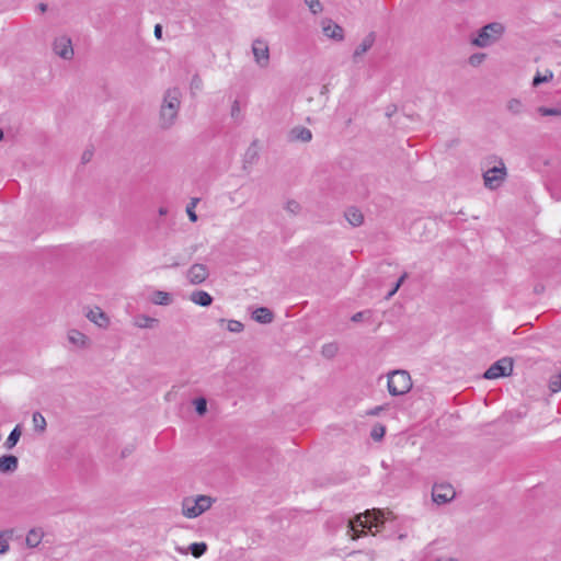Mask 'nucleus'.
Listing matches in <instances>:
<instances>
[{"mask_svg":"<svg viewBox=\"0 0 561 561\" xmlns=\"http://www.w3.org/2000/svg\"><path fill=\"white\" fill-rule=\"evenodd\" d=\"M392 516V512H387V514L379 510H367L366 512L356 515L353 519L348 522V530L347 534L352 537V539H358L362 536L366 535L365 528L371 530L373 527L379 528L383 525L385 520Z\"/></svg>","mask_w":561,"mask_h":561,"instance_id":"nucleus-1","label":"nucleus"},{"mask_svg":"<svg viewBox=\"0 0 561 561\" xmlns=\"http://www.w3.org/2000/svg\"><path fill=\"white\" fill-rule=\"evenodd\" d=\"M181 95L178 88L165 91L160 107V126L162 128L168 129L175 123L181 106Z\"/></svg>","mask_w":561,"mask_h":561,"instance_id":"nucleus-2","label":"nucleus"},{"mask_svg":"<svg viewBox=\"0 0 561 561\" xmlns=\"http://www.w3.org/2000/svg\"><path fill=\"white\" fill-rule=\"evenodd\" d=\"M504 33V26L502 23L492 22L478 31L476 37L471 39V44L477 47H488L500 39Z\"/></svg>","mask_w":561,"mask_h":561,"instance_id":"nucleus-3","label":"nucleus"},{"mask_svg":"<svg viewBox=\"0 0 561 561\" xmlns=\"http://www.w3.org/2000/svg\"><path fill=\"white\" fill-rule=\"evenodd\" d=\"M213 499L207 495L184 497L182 501V514L187 518H195L210 508Z\"/></svg>","mask_w":561,"mask_h":561,"instance_id":"nucleus-4","label":"nucleus"},{"mask_svg":"<svg viewBox=\"0 0 561 561\" xmlns=\"http://www.w3.org/2000/svg\"><path fill=\"white\" fill-rule=\"evenodd\" d=\"M412 388V380L408 371L393 370L388 375V391L391 396H402Z\"/></svg>","mask_w":561,"mask_h":561,"instance_id":"nucleus-5","label":"nucleus"},{"mask_svg":"<svg viewBox=\"0 0 561 561\" xmlns=\"http://www.w3.org/2000/svg\"><path fill=\"white\" fill-rule=\"evenodd\" d=\"M505 178L506 168L502 160L499 161V165H494L483 172L484 185L490 190H496L500 187Z\"/></svg>","mask_w":561,"mask_h":561,"instance_id":"nucleus-6","label":"nucleus"},{"mask_svg":"<svg viewBox=\"0 0 561 561\" xmlns=\"http://www.w3.org/2000/svg\"><path fill=\"white\" fill-rule=\"evenodd\" d=\"M513 373V359L503 357L492 364L483 374L485 379H496L510 376Z\"/></svg>","mask_w":561,"mask_h":561,"instance_id":"nucleus-7","label":"nucleus"},{"mask_svg":"<svg viewBox=\"0 0 561 561\" xmlns=\"http://www.w3.org/2000/svg\"><path fill=\"white\" fill-rule=\"evenodd\" d=\"M252 54L260 68H266L270 65V48L264 39L256 38L253 41Z\"/></svg>","mask_w":561,"mask_h":561,"instance_id":"nucleus-8","label":"nucleus"},{"mask_svg":"<svg viewBox=\"0 0 561 561\" xmlns=\"http://www.w3.org/2000/svg\"><path fill=\"white\" fill-rule=\"evenodd\" d=\"M456 495L454 488L447 483L434 484L432 491L433 501L437 504H446Z\"/></svg>","mask_w":561,"mask_h":561,"instance_id":"nucleus-9","label":"nucleus"},{"mask_svg":"<svg viewBox=\"0 0 561 561\" xmlns=\"http://www.w3.org/2000/svg\"><path fill=\"white\" fill-rule=\"evenodd\" d=\"M208 276V267L201 263L193 264L186 273V278L192 285H199L204 283Z\"/></svg>","mask_w":561,"mask_h":561,"instance_id":"nucleus-10","label":"nucleus"},{"mask_svg":"<svg viewBox=\"0 0 561 561\" xmlns=\"http://www.w3.org/2000/svg\"><path fill=\"white\" fill-rule=\"evenodd\" d=\"M54 51L65 60L72 59L73 48L71 39L67 36L56 38L54 42Z\"/></svg>","mask_w":561,"mask_h":561,"instance_id":"nucleus-11","label":"nucleus"},{"mask_svg":"<svg viewBox=\"0 0 561 561\" xmlns=\"http://www.w3.org/2000/svg\"><path fill=\"white\" fill-rule=\"evenodd\" d=\"M322 32L327 37L332 38L334 41L341 42L344 39L343 27L330 19L322 21Z\"/></svg>","mask_w":561,"mask_h":561,"instance_id":"nucleus-12","label":"nucleus"},{"mask_svg":"<svg viewBox=\"0 0 561 561\" xmlns=\"http://www.w3.org/2000/svg\"><path fill=\"white\" fill-rule=\"evenodd\" d=\"M376 41L375 32L368 33L362 41V43L355 48L353 53V60L356 62L359 57L367 53Z\"/></svg>","mask_w":561,"mask_h":561,"instance_id":"nucleus-13","label":"nucleus"},{"mask_svg":"<svg viewBox=\"0 0 561 561\" xmlns=\"http://www.w3.org/2000/svg\"><path fill=\"white\" fill-rule=\"evenodd\" d=\"M312 139V133L304 126H296L289 131L290 141L309 142Z\"/></svg>","mask_w":561,"mask_h":561,"instance_id":"nucleus-14","label":"nucleus"},{"mask_svg":"<svg viewBox=\"0 0 561 561\" xmlns=\"http://www.w3.org/2000/svg\"><path fill=\"white\" fill-rule=\"evenodd\" d=\"M19 467V459L14 455H3L0 457V472L12 473Z\"/></svg>","mask_w":561,"mask_h":561,"instance_id":"nucleus-15","label":"nucleus"},{"mask_svg":"<svg viewBox=\"0 0 561 561\" xmlns=\"http://www.w3.org/2000/svg\"><path fill=\"white\" fill-rule=\"evenodd\" d=\"M345 219L353 226L359 227L364 222V215L356 207H350L344 213Z\"/></svg>","mask_w":561,"mask_h":561,"instance_id":"nucleus-16","label":"nucleus"},{"mask_svg":"<svg viewBox=\"0 0 561 561\" xmlns=\"http://www.w3.org/2000/svg\"><path fill=\"white\" fill-rule=\"evenodd\" d=\"M68 340L71 344H73L80 348H85L89 345L88 336L85 334H83L82 332L75 330V329L70 330L68 332Z\"/></svg>","mask_w":561,"mask_h":561,"instance_id":"nucleus-17","label":"nucleus"},{"mask_svg":"<svg viewBox=\"0 0 561 561\" xmlns=\"http://www.w3.org/2000/svg\"><path fill=\"white\" fill-rule=\"evenodd\" d=\"M87 317L91 322L95 323L100 328H105L108 324V318L100 308L90 310Z\"/></svg>","mask_w":561,"mask_h":561,"instance_id":"nucleus-18","label":"nucleus"},{"mask_svg":"<svg viewBox=\"0 0 561 561\" xmlns=\"http://www.w3.org/2000/svg\"><path fill=\"white\" fill-rule=\"evenodd\" d=\"M191 300L202 307H208L213 302V297L204 290H196L191 294Z\"/></svg>","mask_w":561,"mask_h":561,"instance_id":"nucleus-19","label":"nucleus"},{"mask_svg":"<svg viewBox=\"0 0 561 561\" xmlns=\"http://www.w3.org/2000/svg\"><path fill=\"white\" fill-rule=\"evenodd\" d=\"M252 318L259 323H271L273 321V312L268 308L260 307L253 312Z\"/></svg>","mask_w":561,"mask_h":561,"instance_id":"nucleus-20","label":"nucleus"},{"mask_svg":"<svg viewBox=\"0 0 561 561\" xmlns=\"http://www.w3.org/2000/svg\"><path fill=\"white\" fill-rule=\"evenodd\" d=\"M44 533L41 528H33L31 529L26 535V545L30 548L37 547L42 539H43Z\"/></svg>","mask_w":561,"mask_h":561,"instance_id":"nucleus-21","label":"nucleus"},{"mask_svg":"<svg viewBox=\"0 0 561 561\" xmlns=\"http://www.w3.org/2000/svg\"><path fill=\"white\" fill-rule=\"evenodd\" d=\"M176 550L183 554H186L187 551H190L195 558H199L207 551V545L205 542H194L187 550L182 548H176Z\"/></svg>","mask_w":561,"mask_h":561,"instance_id":"nucleus-22","label":"nucleus"},{"mask_svg":"<svg viewBox=\"0 0 561 561\" xmlns=\"http://www.w3.org/2000/svg\"><path fill=\"white\" fill-rule=\"evenodd\" d=\"M22 435V430L20 425H16L8 436L7 440L4 442V447L7 449H12L18 444L20 437Z\"/></svg>","mask_w":561,"mask_h":561,"instance_id":"nucleus-23","label":"nucleus"},{"mask_svg":"<svg viewBox=\"0 0 561 561\" xmlns=\"http://www.w3.org/2000/svg\"><path fill=\"white\" fill-rule=\"evenodd\" d=\"M13 536V529H7L3 531H0V554H4L9 551V540Z\"/></svg>","mask_w":561,"mask_h":561,"instance_id":"nucleus-24","label":"nucleus"},{"mask_svg":"<svg viewBox=\"0 0 561 561\" xmlns=\"http://www.w3.org/2000/svg\"><path fill=\"white\" fill-rule=\"evenodd\" d=\"M157 322V319L142 314L136 318L135 325L141 329H147L152 328Z\"/></svg>","mask_w":561,"mask_h":561,"instance_id":"nucleus-25","label":"nucleus"},{"mask_svg":"<svg viewBox=\"0 0 561 561\" xmlns=\"http://www.w3.org/2000/svg\"><path fill=\"white\" fill-rule=\"evenodd\" d=\"M32 421H33L34 430L36 432H39V433H44L45 432L47 423H46V420H45V417L43 416L42 413L34 412Z\"/></svg>","mask_w":561,"mask_h":561,"instance_id":"nucleus-26","label":"nucleus"},{"mask_svg":"<svg viewBox=\"0 0 561 561\" xmlns=\"http://www.w3.org/2000/svg\"><path fill=\"white\" fill-rule=\"evenodd\" d=\"M153 302L156 305L167 306L171 302V296L169 293L157 290L153 295Z\"/></svg>","mask_w":561,"mask_h":561,"instance_id":"nucleus-27","label":"nucleus"},{"mask_svg":"<svg viewBox=\"0 0 561 561\" xmlns=\"http://www.w3.org/2000/svg\"><path fill=\"white\" fill-rule=\"evenodd\" d=\"M339 351V347L335 343H328L322 346V355L327 358H333Z\"/></svg>","mask_w":561,"mask_h":561,"instance_id":"nucleus-28","label":"nucleus"},{"mask_svg":"<svg viewBox=\"0 0 561 561\" xmlns=\"http://www.w3.org/2000/svg\"><path fill=\"white\" fill-rule=\"evenodd\" d=\"M385 434H386V427L383 425H381V424H376L371 428L370 437L375 442H379V440H381L383 438Z\"/></svg>","mask_w":561,"mask_h":561,"instance_id":"nucleus-29","label":"nucleus"},{"mask_svg":"<svg viewBox=\"0 0 561 561\" xmlns=\"http://www.w3.org/2000/svg\"><path fill=\"white\" fill-rule=\"evenodd\" d=\"M507 110L513 114H519L523 111V103L518 99H511L506 105Z\"/></svg>","mask_w":561,"mask_h":561,"instance_id":"nucleus-30","label":"nucleus"},{"mask_svg":"<svg viewBox=\"0 0 561 561\" xmlns=\"http://www.w3.org/2000/svg\"><path fill=\"white\" fill-rule=\"evenodd\" d=\"M553 78L552 71H548L547 75L541 76L540 73L536 75L533 79V85L538 87L543 82H548Z\"/></svg>","mask_w":561,"mask_h":561,"instance_id":"nucleus-31","label":"nucleus"},{"mask_svg":"<svg viewBox=\"0 0 561 561\" xmlns=\"http://www.w3.org/2000/svg\"><path fill=\"white\" fill-rule=\"evenodd\" d=\"M549 389L554 393L561 390V373L551 377Z\"/></svg>","mask_w":561,"mask_h":561,"instance_id":"nucleus-32","label":"nucleus"},{"mask_svg":"<svg viewBox=\"0 0 561 561\" xmlns=\"http://www.w3.org/2000/svg\"><path fill=\"white\" fill-rule=\"evenodd\" d=\"M304 1L313 14H318L323 10V7L319 0H304Z\"/></svg>","mask_w":561,"mask_h":561,"instance_id":"nucleus-33","label":"nucleus"},{"mask_svg":"<svg viewBox=\"0 0 561 561\" xmlns=\"http://www.w3.org/2000/svg\"><path fill=\"white\" fill-rule=\"evenodd\" d=\"M195 410L199 415H204L207 411V401L205 398L194 400Z\"/></svg>","mask_w":561,"mask_h":561,"instance_id":"nucleus-34","label":"nucleus"},{"mask_svg":"<svg viewBox=\"0 0 561 561\" xmlns=\"http://www.w3.org/2000/svg\"><path fill=\"white\" fill-rule=\"evenodd\" d=\"M485 57H486V55L484 53L472 54L469 57V64L472 67H478V66H480L484 61Z\"/></svg>","mask_w":561,"mask_h":561,"instance_id":"nucleus-35","label":"nucleus"},{"mask_svg":"<svg viewBox=\"0 0 561 561\" xmlns=\"http://www.w3.org/2000/svg\"><path fill=\"white\" fill-rule=\"evenodd\" d=\"M227 329L230 331V332H233V333H240L243 331L244 329V325L240 322V321H237V320H229L228 323H227Z\"/></svg>","mask_w":561,"mask_h":561,"instance_id":"nucleus-36","label":"nucleus"},{"mask_svg":"<svg viewBox=\"0 0 561 561\" xmlns=\"http://www.w3.org/2000/svg\"><path fill=\"white\" fill-rule=\"evenodd\" d=\"M538 112L542 115V116H560L561 115V110L560 108H556V107H552V108H549V107H539L538 108Z\"/></svg>","mask_w":561,"mask_h":561,"instance_id":"nucleus-37","label":"nucleus"},{"mask_svg":"<svg viewBox=\"0 0 561 561\" xmlns=\"http://www.w3.org/2000/svg\"><path fill=\"white\" fill-rule=\"evenodd\" d=\"M198 202V198L192 199V202L186 207V213L191 221L195 222L197 220V215L194 211V208Z\"/></svg>","mask_w":561,"mask_h":561,"instance_id":"nucleus-38","label":"nucleus"},{"mask_svg":"<svg viewBox=\"0 0 561 561\" xmlns=\"http://www.w3.org/2000/svg\"><path fill=\"white\" fill-rule=\"evenodd\" d=\"M408 278V273H403L400 278L397 280L396 285L393 286V288L388 293V295L386 296L387 299H390L397 291L398 289L400 288V286L403 284V282Z\"/></svg>","mask_w":561,"mask_h":561,"instance_id":"nucleus-39","label":"nucleus"},{"mask_svg":"<svg viewBox=\"0 0 561 561\" xmlns=\"http://www.w3.org/2000/svg\"><path fill=\"white\" fill-rule=\"evenodd\" d=\"M285 209L290 214H298L300 211V204L294 199L288 201L285 205Z\"/></svg>","mask_w":561,"mask_h":561,"instance_id":"nucleus-40","label":"nucleus"},{"mask_svg":"<svg viewBox=\"0 0 561 561\" xmlns=\"http://www.w3.org/2000/svg\"><path fill=\"white\" fill-rule=\"evenodd\" d=\"M203 87V81L198 75H194L191 80V89L201 90Z\"/></svg>","mask_w":561,"mask_h":561,"instance_id":"nucleus-41","label":"nucleus"},{"mask_svg":"<svg viewBox=\"0 0 561 561\" xmlns=\"http://www.w3.org/2000/svg\"><path fill=\"white\" fill-rule=\"evenodd\" d=\"M231 117L237 119L240 115V103L238 100H234L231 106Z\"/></svg>","mask_w":561,"mask_h":561,"instance_id":"nucleus-42","label":"nucleus"},{"mask_svg":"<svg viewBox=\"0 0 561 561\" xmlns=\"http://www.w3.org/2000/svg\"><path fill=\"white\" fill-rule=\"evenodd\" d=\"M366 314H370V311H369V310H365V311L356 312V313H354V314L352 316L351 320H352L353 322H359V321H362V320L364 319V317H365Z\"/></svg>","mask_w":561,"mask_h":561,"instance_id":"nucleus-43","label":"nucleus"},{"mask_svg":"<svg viewBox=\"0 0 561 561\" xmlns=\"http://www.w3.org/2000/svg\"><path fill=\"white\" fill-rule=\"evenodd\" d=\"M386 408L383 405L375 407L366 412L367 415H378L381 411H383Z\"/></svg>","mask_w":561,"mask_h":561,"instance_id":"nucleus-44","label":"nucleus"},{"mask_svg":"<svg viewBox=\"0 0 561 561\" xmlns=\"http://www.w3.org/2000/svg\"><path fill=\"white\" fill-rule=\"evenodd\" d=\"M92 156H93L92 150H85V151H83L82 157H81L82 162H83V163L89 162V161L91 160Z\"/></svg>","mask_w":561,"mask_h":561,"instance_id":"nucleus-45","label":"nucleus"},{"mask_svg":"<svg viewBox=\"0 0 561 561\" xmlns=\"http://www.w3.org/2000/svg\"><path fill=\"white\" fill-rule=\"evenodd\" d=\"M154 35L159 39L162 37V26L160 24L154 26Z\"/></svg>","mask_w":561,"mask_h":561,"instance_id":"nucleus-46","label":"nucleus"},{"mask_svg":"<svg viewBox=\"0 0 561 561\" xmlns=\"http://www.w3.org/2000/svg\"><path fill=\"white\" fill-rule=\"evenodd\" d=\"M37 10H38L41 13L46 12V11H47V4H46V3H43V2H42V3H39V4L37 5Z\"/></svg>","mask_w":561,"mask_h":561,"instance_id":"nucleus-47","label":"nucleus"},{"mask_svg":"<svg viewBox=\"0 0 561 561\" xmlns=\"http://www.w3.org/2000/svg\"><path fill=\"white\" fill-rule=\"evenodd\" d=\"M3 137H4L3 130L0 129V141L3 139Z\"/></svg>","mask_w":561,"mask_h":561,"instance_id":"nucleus-48","label":"nucleus"},{"mask_svg":"<svg viewBox=\"0 0 561 561\" xmlns=\"http://www.w3.org/2000/svg\"><path fill=\"white\" fill-rule=\"evenodd\" d=\"M176 266H179V263H176V262H174L171 265H169V267H176Z\"/></svg>","mask_w":561,"mask_h":561,"instance_id":"nucleus-49","label":"nucleus"},{"mask_svg":"<svg viewBox=\"0 0 561 561\" xmlns=\"http://www.w3.org/2000/svg\"><path fill=\"white\" fill-rule=\"evenodd\" d=\"M159 213H160V215H164L167 211H165V209L160 208Z\"/></svg>","mask_w":561,"mask_h":561,"instance_id":"nucleus-50","label":"nucleus"},{"mask_svg":"<svg viewBox=\"0 0 561 561\" xmlns=\"http://www.w3.org/2000/svg\"><path fill=\"white\" fill-rule=\"evenodd\" d=\"M435 561H457V560H454V559H450V560H435Z\"/></svg>","mask_w":561,"mask_h":561,"instance_id":"nucleus-51","label":"nucleus"}]
</instances>
